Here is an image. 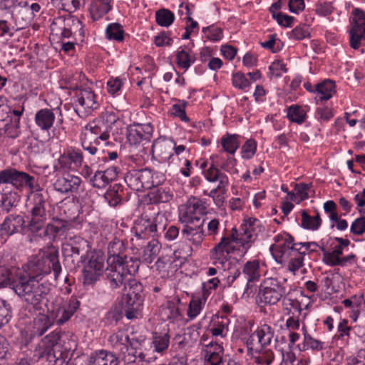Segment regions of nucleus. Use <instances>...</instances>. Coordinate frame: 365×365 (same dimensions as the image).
<instances>
[{
	"mask_svg": "<svg viewBox=\"0 0 365 365\" xmlns=\"http://www.w3.org/2000/svg\"><path fill=\"white\" fill-rule=\"evenodd\" d=\"M139 173V170L133 169L128 171L124 176V180L127 185L136 192L144 190Z\"/></svg>",
	"mask_w": 365,
	"mask_h": 365,
	"instance_id": "obj_39",
	"label": "nucleus"
},
{
	"mask_svg": "<svg viewBox=\"0 0 365 365\" xmlns=\"http://www.w3.org/2000/svg\"><path fill=\"white\" fill-rule=\"evenodd\" d=\"M85 130L97 136L94 140V143L97 145L99 139L106 141L109 138L111 127L103 120L95 119L86 125Z\"/></svg>",
	"mask_w": 365,
	"mask_h": 365,
	"instance_id": "obj_21",
	"label": "nucleus"
},
{
	"mask_svg": "<svg viewBox=\"0 0 365 365\" xmlns=\"http://www.w3.org/2000/svg\"><path fill=\"white\" fill-rule=\"evenodd\" d=\"M107 262L125 263L130 259H138L134 257H128L126 255L128 250L127 242L118 237L113 238L108 245Z\"/></svg>",
	"mask_w": 365,
	"mask_h": 365,
	"instance_id": "obj_14",
	"label": "nucleus"
},
{
	"mask_svg": "<svg viewBox=\"0 0 365 365\" xmlns=\"http://www.w3.org/2000/svg\"><path fill=\"white\" fill-rule=\"evenodd\" d=\"M274 329L267 324H261L255 330V335H257V343L259 347H265L272 343L274 337Z\"/></svg>",
	"mask_w": 365,
	"mask_h": 365,
	"instance_id": "obj_33",
	"label": "nucleus"
},
{
	"mask_svg": "<svg viewBox=\"0 0 365 365\" xmlns=\"http://www.w3.org/2000/svg\"><path fill=\"white\" fill-rule=\"evenodd\" d=\"M238 135L236 134L227 133L221 138V145L223 150L234 154L238 149L240 143L237 140Z\"/></svg>",
	"mask_w": 365,
	"mask_h": 365,
	"instance_id": "obj_40",
	"label": "nucleus"
},
{
	"mask_svg": "<svg viewBox=\"0 0 365 365\" xmlns=\"http://www.w3.org/2000/svg\"><path fill=\"white\" fill-rule=\"evenodd\" d=\"M108 341L114 349L120 352V351L123 349H125V346L128 345L129 336L124 331H119L110 335Z\"/></svg>",
	"mask_w": 365,
	"mask_h": 365,
	"instance_id": "obj_43",
	"label": "nucleus"
},
{
	"mask_svg": "<svg viewBox=\"0 0 365 365\" xmlns=\"http://www.w3.org/2000/svg\"><path fill=\"white\" fill-rule=\"evenodd\" d=\"M106 269V279L111 289H115L121 285H125L127 275H134L139 269L138 259H130L125 263L107 262Z\"/></svg>",
	"mask_w": 365,
	"mask_h": 365,
	"instance_id": "obj_6",
	"label": "nucleus"
},
{
	"mask_svg": "<svg viewBox=\"0 0 365 365\" xmlns=\"http://www.w3.org/2000/svg\"><path fill=\"white\" fill-rule=\"evenodd\" d=\"M0 11L9 14L12 19L24 28L34 20L29 9V3L24 0H0Z\"/></svg>",
	"mask_w": 365,
	"mask_h": 365,
	"instance_id": "obj_10",
	"label": "nucleus"
},
{
	"mask_svg": "<svg viewBox=\"0 0 365 365\" xmlns=\"http://www.w3.org/2000/svg\"><path fill=\"white\" fill-rule=\"evenodd\" d=\"M175 57L178 66L185 71H187L196 60L192 51L186 46H180L176 51Z\"/></svg>",
	"mask_w": 365,
	"mask_h": 365,
	"instance_id": "obj_28",
	"label": "nucleus"
},
{
	"mask_svg": "<svg viewBox=\"0 0 365 365\" xmlns=\"http://www.w3.org/2000/svg\"><path fill=\"white\" fill-rule=\"evenodd\" d=\"M125 31L123 26L119 23H112L108 25L106 29V38L109 40H114L118 42L124 39Z\"/></svg>",
	"mask_w": 365,
	"mask_h": 365,
	"instance_id": "obj_41",
	"label": "nucleus"
},
{
	"mask_svg": "<svg viewBox=\"0 0 365 365\" xmlns=\"http://www.w3.org/2000/svg\"><path fill=\"white\" fill-rule=\"evenodd\" d=\"M205 365H220L222 363L223 358L222 355L210 350L204 351Z\"/></svg>",
	"mask_w": 365,
	"mask_h": 365,
	"instance_id": "obj_64",
	"label": "nucleus"
},
{
	"mask_svg": "<svg viewBox=\"0 0 365 365\" xmlns=\"http://www.w3.org/2000/svg\"><path fill=\"white\" fill-rule=\"evenodd\" d=\"M282 300V305L284 310L287 312V314L292 315L294 312H295V313H299V314H302V308L298 300L287 298V296L283 297Z\"/></svg>",
	"mask_w": 365,
	"mask_h": 365,
	"instance_id": "obj_52",
	"label": "nucleus"
},
{
	"mask_svg": "<svg viewBox=\"0 0 365 365\" xmlns=\"http://www.w3.org/2000/svg\"><path fill=\"white\" fill-rule=\"evenodd\" d=\"M335 83L330 79H325L314 86V93L320 101L329 100L336 92Z\"/></svg>",
	"mask_w": 365,
	"mask_h": 365,
	"instance_id": "obj_29",
	"label": "nucleus"
},
{
	"mask_svg": "<svg viewBox=\"0 0 365 365\" xmlns=\"http://www.w3.org/2000/svg\"><path fill=\"white\" fill-rule=\"evenodd\" d=\"M272 18L277 24L283 27H291L295 20L294 17L285 14L282 12L272 14Z\"/></svg>",
	"mask_w": 365,
	"mask_h": 365,
	"instance_id": "obj_63",
	"label": "nucleus"
},
{
	"mask_svg": "<svg viewBox=\"0 0 365 365\" xmlns=\"http://www.w3.org/2000/svg\"><path fill=\"white\" fill-rule=\"evenodd\" d=\"M298 349L300 351H305L308 349L313 351H321L323 349V342L314 339L311 335H307L304 339L303 342L297 345Z\"/></svg>",
	"mask_w": 365,
	"mask_h": 365,
	"instance_id": "obj_48",
	"label": "nucleus"
},
{
	"mask_svg": "<svg viewBox=\"0 0 365 365\" xmlns=\"http://www.w3.org/2000/svg\"><path fill=\"white\" fill-rule=\"evenodd\" d=\"M206 205L202 200L192 197L190 198L186 205L185 211L180 214L179 221L181 223H192L203 222L201 216L206 214Z\"/></svg>",
	"mask_w": 365,
	"mask_h": 365,
	"instance_id": "obj_13",
	"label": "nucleus"
},
{
	"mask_svg": "<svg viewBox=\"0 0 365 365\" xmlns=\"http://www.w3.org/2000/svg\"><path fill=\"white\" fill-rule=\"evenodd\" d=\"M165 219L163 215L157 214L153 217L142 216L135 221L133 228L135 237L140 239H148L152 237L155 239L165 229L164 223Z\"/></svg>",
	"mask_w": 365,
	"mask_h": 365,
	"instance_id": "obj_7",
	"label": "nucleus"
},
{
	"mask_svg": "<svg viewBox=\"0 0 365 365\" xmlns=\"http://www.w3.org/2000/svg\"><path fill=\"white\" fill-rule=\"evenodd\" d=\"M289 293L286 278H267L259 287L257 302L260 304L274 305Z\"/></svg>",
	"mask_w": 365,
	"mask_h": 365,
	"instance_id": "obj_3",
	"label": "nucleus"
},
{
	"mask_svg": "<svg viewBox=\"0 0 365 365\" xmlns=\"http://www.w3.org/2000/svg\"><path fill=\"white\" fill-rule=\"evenodd\" d=\"M180 103H175L172 106V113L175 117H178L183 122H189L190 118L187 117L185 111V107L187 103L185 101H179Z\"/></svg>",
	"mask_w": 365,
	"mask_h": 365,
	"instance_id": "obj_58",
	"label": "nucleus"
},
{
	"mask_svg": "<svg viewBox=\"0 0 365 365\" xmlns=\"http://www.w3.org/2000/svg\"><path fill=\"white\" fill-rule=\"evenodd\" d=\"M349 45L351 48L356 50L365 45V31L356 29L349 30Z\"/></svg>",
	"mask_w": 365,
	"mask_h": 365,
	"instance_id": "obj_44",
	"label": "nucleus"
},
{
	"mask_svg": "<svg viewBox=\"0 0 365 365\" xmlns=\"http://www.w3.org/2000/svg\"><path fill=\"white\" fill-rule=\"evenodd\" d=\"M202 31L207 39L213 42L219 41L223 37L222 29L220 27L215 26V25L204 27L202 28Z\"/></svg>",
	"mask_w": 365,
	"mask_h": 365,
	"instance_id": "obj_55",
	"label": "nucleus"
},
{
	"mask_svg": "<svg viewBox=\"0 0 365 365\" xmlns=\"http://www.w3.org/2000/svg\"><path fill=\"white\" fill-rule=\"evenodd\" d=\"M1 184H11L18 190H22L24 187H28L30 190L39 188V185L34 176L13 168L0 170Z\"/></svg>",
	"mask_w": 365,
	"mask_h": 365,
	"instance_id": "obj_9",
	"label": "nucleus"
},
{
	"mask_svg": "<svg viewBox=\"0 0 365 365\" xmlns=\"http://www.w3.org/2000/svg\"><path fill=\"white\" fill-rule=\"evenodd\" d=\"M90 250L74 247L67 244L62 246V252L64 256V261L66 266L70 269H76L81 262H85L86 256Z\"/></svg>",
	"mask_w": 365,
	"mask_h": 365,
	"instance_id": "obj_19",
	"label": "nucleus"
},
{
	"mask_svg": "<svg viewBox=\"0 0 365 365\" xmlns=\"http://www.w3.org/2000/svg\"><path fill=\"white\" fill-rule=\"evenodd\" d=\"M302 221L301 227L306 230H317L322 225V219L319 213H317L316 216H311L306 210L300 211Z\"/></svg>",
	"mask_w": 365,
	"mask_h": 365,
	"instance_id": "obj_38",
	"label": "nucleus"
},
{
	"mask_svg": "<svg viewBox=\"0 0 365 365\" xmlns=\"http://www.w3.org/2000/svg\"><path fill=\"white\" fill-rule=\"evenodd\" d=\"M187 343L185 336L180 334L176 335L171 344L170 350V354L184 353L182 350L185 348Z\"/></svg>",
	"mask_w": 365,
	"mask_h": 365,
	"instance_id": "obj_60",
	"label": "nucleus"
},
{
	"mask_svg": "<svg viewBox=\"0 0 365 365\" xmlns=\"http://www.w3.org/2000/svg\"><path fill=\"white\" fill-rule=\"evenodd\" d=\"M55 114L51 109L42 108L35 115V123L41 130L48 131L53 126Z\"/></svg>",
	"mask_w": 365,
	"mask_h": 365,
	"instance_id": "obj_26",
	"label": "nucleus"
},
{
	"mask_svg": "<svg viewBox=\"0 0 365 365\" xmlns=\"http://www.w3.org/2000/svg\"><path fill=\"white\" fill-rule=\"evenodd\" d=\"M111 0H93L89 7L91 16L93 21H98L108 14L112 6Z\"/></svg>",
	"mask_w": 365,
	"mask_h": 365,
	"instance_id": "obj_30",
	"label": "nucleus"
},
{
	"mask_svg": "<svg viewBox=\"0 0 365 365\" xmlns=\"http://www.w3.org/2000/svg\"><path fill=\"white\" fill-rule=\"evenodd\" d=\"M232 81L234 87L244 91L251 84L250 80L241 72L233 73Z\"/></svg>",
	"mask_w": 365,
	"mask_h": 365,
	"instance_id": "obj_57",
	"label": "nucleus"
},
{
	"mask_svg": "<svg viewBox=\"0 0 365 365\" xmlns=\"http://www.w3.org/2000/svg\"><path fill=\"white\" fill-rule=\"evenodd\" d=\"M264 227L261 222L257 219L250 217L245 220L241 225V231L238 232L234 227L232 234L229 237H222L210 252L211 258L220 260L222 262L225 258V254L228 255L232 249L231 242H235L242 247L245 254L256 240L259 233L262 232Z\"/></svg>",
	"mask_w": 365,
	"mask_h": 365,
	"instance_id": "obj_2",
	"label": "nucleus"
},
{
	"mask_svg": "<svg viewBox=\"0 0 365 365\" xmlns=\"http://www.w3.org/2000/svg\"><path fill=\"white\" fill-rule=\"evenodd\" d=\"M274 240L275 244L270 246L269 250L275 261L279 264H283L290 256L294 237L288 232H283L276 235Z\"/></svg>",
	"mask_w": 365,
	"mask_h": 365,
	"instance_id": "obj_12",
	"label": "nucleus"
},
{
	"mask_svg": "<svg viewBox=\"0 0 365 365\" xmlns=\"http://www.w3.org/2000/svg\"><path fill=\"white\" fill-rule=\"evenodd\" d=\"M173 141L165 138L155 140L152 145V153L160 158L163 160H168L173 155Z\"/></svg>",
	"mask_w": 365,
	"mask_h": 365,
	"instance_id": "obj_24",
	"label": "nucleus"
},
{
	"mask_svg": "<svg viewBox=\"0 0 365 365\" xmlns=\"http://www.w3.org/2000/svg\"><path fill=\"white\" fill-rule=\"evenodd\" d=\"M148 196L151 203L160 204L170 202L173 197V193L169 187H157L153 188Z\"/></svg>",
	"mask_w": 365,
	"mask_h": 365,
	"instance_id": "obj_27",
	"label": "nucleus"
},
{
	"mask_svg": "<svg viewBox=\"0 0 365 365\" xmlns=\"http://www.w3.org/2000/svg\"><path fill=\"white\" fill-rule=\"evenodd\" d=\"M170 344V335L168 333L155 335L152 342L154 351L158 353H163L168 349Z\"/></svg>",
	"mask_w": 365,
	"mask_h": 365,
	"instance_id": "obj_49",
	"label": "nucleus"
},
{
	"mask_svg": "<svg viewBox=\"0 0 365 365\" xmlns=\"http://www.w3.org/2000/svg\"><path fill=\"white\" fill-rule=\"evenodd\" d=\"M20 195L16 191L0 192V212L8 213L18 206Z\"/></svg>",
	"mask_w": 365,
	"mask_h": 365,
	"instance_id": "obj_31",
	"label": "nucleus"
},
{
	"mask_svg": "<svg viewBox=\"0 0 365 365\" xmlns=\"http://www.w3.org/2000/svg\"><path fill=\"white\" fill-rule=\"evenodd\" d=\"M25 220L21 215H8L0 226V239H4L12 235L24 231Z\"/></svg>",
	"mask_w": 365,
	"mask_h": 365,
	"instance_id": "obj_16",
	"label": "nucleus"
},
{
	"mask_svg": "<svg viewBox=\"0 0 365 365\" xmlns=\"http://www.w3.org/2000/svg\"><path fill=\"white\" fill-rule=\"evenodd\" d=\"M43 304L41 311H44L43 307L47 309V314L54 324L61 326L67 322L75 314L80 307V302L76 298L71 297L68 302H65L62 299H55L51 303Z\"/></svg>",
	"mask_w": 365,
	"mask_h": 365,
	"instance_id": "obj_5",
	"label": "nucleus"
},
{
	"mask_svg": "<svg viewBox=\"0 0 365 365\" xmlns=\"http://www.w3.org/2000/svg\"><path fill=\"white\" fill-rule=\"evenodd\" d=\"M89 182L93 187L98 189L104 188L109 183L108 180H106L105 174H103L101 170H97L94 175L91 177Z\"/></svg>",
	"mask_w": 365,
	"mask_h": 365,
	"instance_id": "obj_61",
	"label": "nucleus"
},
{
	"mask_svg": "<svg viewBox=\"0 0 365 365\" xmlns=\"http://www.w3.org/2000/svg\"><path fill=\"white\" fill-rule=\"evenodd\" d=\"M217 155H212L210 160L212 163L210 167L205 170L203 173L205 179L210 182H218L217 189H222L223 187H227L229 185L228 177L226 174L222 173L218 167Z\"/></svg>",
	"mask_w": 365,
	"mask_h": 365,
	"instance_id": "obj_18",
	"label": "nucleus"
},
{
	"mask_svg": "<svg viewBox=\"0 0 365 365\" xmlns=\"http://www.w3.org/2000/svg\"><path fill=\"white\" fill-rule=\"evenodd\" d=\"M11 319V309L10 304L0 298V329L9 324Z\"/></svg>",
	"mask_w": 365,
	"mask_h": 365,
	"instance_id": "obj_51",
	"label": "nucleus"
},
{
	"mask_svg": "<svg viewBox=\"0 0 365 365\" xmlns=\"http://www.w3.org/2000/svg\"><path fill=\"white\" fill-rule=\"evenodd\" d=\"M120 353L123 360L128 364L135 362L137 359H139L140 361H143L145 357L143 352L135 351V349H131L128 344L126 345L125 349H123Z\"/></svg>",
	"mask_w": 365,
	"mask_h": 365,
	"instance_id": "obj_50",
	"label": "nucleus"
},
{
	"mask_svg": "<svg viewBox=\"0 0 365 365\" xmlns=\"http://www.w3.org/2000/svg\"><path fill=\"white\" fill-rule=\"evenodd\" d=\"M73 98L75 102L85 109L94 110L98 108L100 106L96 95L90 88H80L76 91Z\"/></svg>",
	"mask_w": 365,
	"mask_h": 365,
	"instance_id": "obj_22",
	"label": "nucleus"
},
{
	"mask_svg": "<svg viewBox=\"0 0 365 365\" xmlns=\"http://www.w3.org/2000/svg\"><path fill=\"white\" fill-rule=\"evenodd\" d=\"M287 118L292 122L302 124L307 118L304 110L298 105H292L287 110Z\"/></svg>",
	"mask_w": 365,
	"mask_h": 365,
	"instance_id": "obj_46",
	"label": "nucleus"
},
{
	"mask_svg": "<svg viewBox=\"0 0 365 365\" xmlns=\"http://www.w3.org/2000/svg\"><path fill=\"white\" fill-rule=\"evenodd\" d=\"M128 287V290L127 294H129L131 296H133L134 297L135 296L138 297L143 298V297L142 295V292L143 290V286L139 281H138L137 279H133V278L130 279L128 281V283L125 284L124 289L126 291Z\"/></svg>",
	"mask_w": 365,
	"mask_h": 365,
	"instance_id": "obj_54",
	"label": "nucleus"
},
{
	"mask_svg": "<svg viewBox=\"0 0 365 365\" xmlns=\"http://www.w3.org/2000/svg\"><path fill=\"white\" fill-rule=\"evenodd\" d=\"M48 196L43 192V190L38 189L31 190L29 205L31 206V220L28 224V229L32 232H38L44 226L46 220V205Z\"/></svg>",
	"mask_w": 365,
	"mask_h": 365,
	"instance_id": "obj_4",
	"label": "nucleus"
},
{
	"mask_svg": "<svg viewBox=\"0 0 365 365\" xmlns=\"http://www.w3.org/2000/svg\"><path fill=\"white\" fill-rule=\"evenodd\" d=\"M123 85V79L119 77H111L107 82V91L112 96H118Z\"/></svg>",
	"mask_w": 365,
	"mask_h": 365,
	"instance_id": "obj_59",
	"label": "nucleus"
},
{
	"mask_svg": "<svg viewBox=\"0 0 365 365\" xmlns=\"http://www.w3.org/2000/svg\"><path fill=\"white\" fill-rule=\"evenodd\" d=\"M161 245L156 239H152L149 241L146 246H145L140 252V255L142 260L148 264L153 262L155 258L158 256Z\"/></svg>",
	"mask_w": 365,
	"mask_h": 365,
	"instance_id": "obj_32",
	"label": "nucleus"
},
{
	"mask_svg": "<svg viewBox=\"0 0 365 365\" xmlns=\"http://www.w3.org/2000/svg\"><path fill=\"white\" fill-rule=\"evenodd\" d=\"M81 263L103 273L105 271V256L100 251L90 250L86 256L85 262Z\"/></svg>",
	"mask_w": 365,
	"mask_h": 365,
	"instance_id": "obj_34",
	"label": "nucleus"
},
{
	"mask_svg": "<svg viewBox=\"0 0 365 365\" xmlns=\"http://www.w3.org/2000/svg\"><path fill=\"white\" fill-rule=\"evenodd\" d=\"M82 180L76 175L66 174L58 177L53 183L54 190L61 194L76 193Z\"/></svg>",
	"mask_w": 365,
	"mask_h": 365,
	"instance_id": "obj_17",
	"label": "nucleus"
},
{
	"mask_svg": "<svg viewBox=\"0 0 365 365\" xmlns=\"http://www.w3.org/2000/svg\"><path fill=\"white\" fill-rule=\"evenodd\" d=\"M43 344L73 355L78 347V337L71 331L56 329L43 338Z\"/></svg>",
	"mask_w": 365,
	"mask_h": 365,
	"instance_id": "obj_8",
	"label": "nucleus"
},
{
	"mask_svg": "<svg viewBox=\"0 0 365 365\" xmlns=\"http://www.w3.org/2000/svg\"><path fill=\"white\" fill-rule=\"evenodd\" d=\"M257 143L255 140L249 139L242 146V157L245 159H250L255 154Z\"/></svg>",
	"mask_w": 365,
	"mask_h": 365,
	"instance_id": "obj_62",
	"label": "nucleus"
},
{
	"mask_svg": "<svg viewBox=\"0 0 365 365\" xmlns=\"http://www.w3.org/2000/svg\"><path fill=\"white\" fill-rule=\"evenodd\" d=\"M242 273L247 281V287L251 282L259 281L261 277L260 261L259 259L247 261L243 266Z\"/></svg>",
	"mask_w": 365,
	"mask_h": 365,
	"instance_id": "obj_25",
	"label": "nucleus"
},
{
	"mask_svg": "<svg viewBox=\"0 0 365 365\" xmlns=\"http://www.w3.org/2000/svg\"><path fill=\"white\" fill-rule=\"evenodd\" d=\"M364 294H354L351 297L353 302V310L350 314V318L356 322L359 318H364L363 312V299Z\"/></svg>",
	"mask_w": 365,
	"mask_h": 365,
	"instance_id": "obj_45",
	"label": "nucleus"
},
{
	"mask_svg": "<svg viewBox=\"0 0 365 365\" xmlns=\"http://www.w3.org/2000/svg\"><path fill=\"white\" fill-rule=\"evenodd\" d=\"M123 189L120 184H114L104 194V198L110 206L116 207L123 200Z\"/></svg>",
	"mask_w": 365,
	"mask_h": 365,
	"instance_id": "obj_36",
	"label": "nucleus"
},
{
	"mask_svg": "<svg viewBox=\"0 0 365 365\" xmlns=\"http://www.w3.org/2000/svg\"><path fill=\"white\" fill-rule=\"evenodd\" d=\"M307 314V313L302 312V314H299V313H295V312H294L292 315H290L286 321L285 325L289 331H294V330H298L300 327V322H302L303 323Z\"/></svg>",
	"mask_w": 365,
	"mask_h": 365,
	"instance_id": "obj_53",
	"label": "nucleus"
},
{
	"mask_svg": "<svg viewBox=\"0 0 365 365\" xmlns=\"http://www.w3.org/2000/svg\"><path fill=\"white\" fill-rule=\"evenodd\" d=\"M29 312L31 309L35 310L31 305H29ZM41 312V311H38ZM54 324L51 320L48 314H41L34 319V332L38 336H42L51 327H52Z\"/></svg>",
	"mask_w": 365,
	"mask_h": 365,
	"instance_id": "obj_35",
	"label": "nucleus"
},
{
	"mask_svg": "<svg viewBox=\"0 0 365 365\" xmlns=\"http://www.w3.org/2000/svg\"><path fill=\"white\" fill-rule=\"evenodd\" d=\"M10 357V344L4 336L0 335V365H6Z\"/></svg>",
	"mask_w": 365,
	"mask_h": 365,
	"instance_id": "obj_56",
	"label": "nucleus"
},
{
	"mask_svg": "<svg viewBox=\"0 0 365 365\" xmlns=\"http://www.w3.org/2000/svg\"><path fill=\"white\" fill-rule=\"evenodd\" d=\"M252 359L257 365H271L274 360V353L272 349L260 347L256 349Z\"/></svg>",
	"mask_w": 365,
	"mask_h": 365,
	"instance_id": "obj_37",
	"label": "nucleus"
},
{
	"mask_svg": "<svg viewBox=\"0 0 365 365\" xmlns=\"http://www.w3.org/2000/svg\"><path fill=\"white\" fill-rule=\"evenodd\" d=\"M58 162L61 168L76 170L83 164V153L79 149L70 148L60 155Z\"/></svg>",
	"mask_w": 365,
	"mask_h": 365,
	"instance_id": "obj_20",
	"label": "nucleus"
},
{
	"mask_svg": "<svg viewBox=\"0 0 365 365\" xmlns=\"http://www.w3.org/2000/svg\"><path fill=\"white\" fill-rule=\"evenodd\" d=\"M41 357L45 358L51 365H68V361L73 355L63 352L60 349L45 346L42 352Z\"/></svg>",
	"mask_w": 365,
	"mask_h": 365,
	"instance_id": "obj_23",
	"label": "nucleus"
},
{
	"mask_svg": "<svg viewBox=\"0 0 365 365\" xmlns=\"http://www.w3.org/2000/svg\"><path fill=\"white\" fill-rule=\"evenodd\" d=\"M175 19L174 14L168 9H160L155 12V21L160 26H170Z\"/></svg>",
	"mask_w": 365,
	"mask_h": 365,
	"instance_id": "obj_42",
	"label": "nucleus"
},
{
	"mask_svg": "<svg viewBox=\"0 0 365 365\" xmlns=\"http://www.w3.org/2000/svg\"><path fill=\"white\" fill-rule=\"evenodd\" d=\"M83 284L85 285H92L99 280L103 272L94 269L91 266L83 264Z\"/></svg>",
	"mask_w": 365,
	"mask_h": 365,
	"instance_id": "obj_47",
	"label": "nucleus"
},
{
	"mask_svg": "<svg viewBox=\"0 0 365 365\" xmlns=\"http://www.w3.org/2000/svg\"><path fill=\"white\" fill-rule=\"evenodd\" d=\"M182 224L181 240H187L196 247L200 246L205 237L204 222H198Z\"/></svg>",
	"mask_w": 365,
	"mask_h": 365,
	"instance_id": "obj_15",
	"label": "nucleus"
},
{
	"mask_svg": "<svg viewBox=\"0 0 365 365\" xmlns=\"http://www.w3.org/2000/svg\"><path fill=\"white\" fill-rule=\"evenodd\" d=\"M51 271L57 280L62 267L58 250L54 247L32 256L26 265L25 273H20L14 282L16 294L36 311L42 310L43 304L48 302L52 286L48 277H51Z\"/></svg>",
	"mask_w": 365,
	"mask_h": 365,
	"instance_id": "obj_1",
	"label": "nucleus"
},
{
	"mask_svg": "<svg viewBox=\"0 0 365 365\" xmlns=\"http://www.w3.org/2000/svg\"><path fill=\"white\" fill-rule=\"evenodd\" d=\"M153 133V126L150 123H133L126 128V138L130 145L137 146L150 141Z\"/></svg>",
	"mask_w": 365,
	"mask_h": 365,
	"instance_id": "obj_11",
	"label": "nucleus"
}]
</instances>
